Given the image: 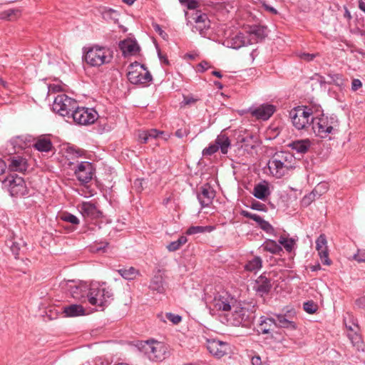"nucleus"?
I'll return each instance as SVG.
<instances>
[{
  "mask_svg": "<svg viewBox=\"0 0 365 365\" xmlns=\"http://www.w3.org/2000/svg\"><path fill=\"white\" fill-rule=\"evenodd\" d=\"M61 218L62 220L69 222L74 225H77L79 224V220L78 219V217L68 212L63 213Z\"/></svg>",
  "mask_w": 365,
  "mask_h": 365,
  "instance_id": "nucleus-45",
  "label": "nucleus"
},
{
  "mask_svg": "<svg viewBox=\"0 0 365 365\" xmlns=\"http://www.w3.org/2000/svg\"><path fill=\"white\" fill-rule=\"evenodd\" d=\"M315 54H313V53H299V57L302 59V60H304V61H311L314 59V58L315 57Z\"/></svg>",
  "mask_w": 365,
  "mask_h": 365,
  "instance_id": "nucleus-54",
  "label": "nucleus"
},
{
  "mask_svg": "<svg viewBox=\"0 0 365 365\" xmlns=\"http://www.w3.org/2000/svg\"><path fill=\"white\" fill-rule=\"evenodd\" d=\"M252 364L253 365H262V360L259 356H255L252 358Z\"/></svg>",
  "mask_w": 365,
  "mask_h": 365,
  "instance_id": "nucleus-62",
  "label": "nucleus"
},
{
  "mask_svg": "<svg viewBox=\"0 0 365 365\" xmlns=\"http://www.w3.org/2000/svg\"><path fill=\"white\" fill-rule=\"evenodd\" d=\"M276 322V327H280L284 328H288L290 327H294L293 322L285 318L284 316L278 315L277 319H274Z\"/></svg>",
  "mask_w": 365,
  "mask_h": 365,
  "instance_id": "nucleus-41",
  "label": "nucleus"
},
{
  "mask_svg": "<svg viewBox=\"0 0 365 365\" xmlns=\"http://www.w3.org/2000/svg\"><path fill=\"white\" fill-rule=\"evenodd\" d=\"M354 259L358 262H365V251L359 250L358 252L354 255Z\"/></svg>",
  "mask_w": 365,
  "mask_h": 365,
  "instance_id": "nucleus-53",
  "label": "nucleus"
},
{
  "mask_svg": "<svg viewBox=\"0 0 365 365\" xmlns=\"http://www.w3.org/2000/svg\"><path fill=\"white\" fill-rule=\"evenodd\" d=\"M84 58L88 64L92 66H100L111 61L113 51L107 47L94 46L88 50Z\"/></svg>",
  "mask_w": 365,
  "mask_h": 365,
  "instance_id": "nucleus-4",
  "label": "nucleus"
},
{
  "mask_svg": "<svg viewBox=\"0 0 365 365\" xmlns=\"http://www.w3.org/2000/svg\"><path fill=\"white\" fill-rule=\"evenodd\" d=\"M327 241L324 235H320L316 240V249L318 251L322 262L326 265H330L331 262L329 259L327 250Z\"/></svg>",
  "mask_w": 365,
  "mask_h": 365,
  "instance_id": "nucleus-21",
  "label": "nucleus"
},
{
  "mask_svg": "<svg viewBox=\"0 0 365 365\" xmlns=\"http://www.w3.org/2000/svg\"><path fill=\"white\" fill-rule=\"evenodd\" d=\"M195 25L192 28L193 31H198L202 36H205L207 31L210 29V21L207 14L197 11L193 17Z\"/></svg>",
  "mask_w": 365,
  "mask_h": 365,
  "instance_id": "nucleus-19",
  "label": "nucleus"
},
{
  "mask_svg": "<svg viewBox=\"0 0 365 365\" xmlns=\"http://www.w3.org/2000/svg\"><path fill=\"white\" fill-rule=\"evenodd\" d=\"M8 182L9 191L11 196H24L28 193L24 180L17 175H11L5 180Z\"/></svg>",
  "mask_w": 365,
  "mask_h": 365,
  "instance_id": "nucleus-11",
  "label": "nucleus"
},
{
  "mask_svg": "<svg viewBox=\"0 0 365 365\" xmlns=\"http://www.w3.org/2000/svg\"><path fill=\"white\" fill-rule=\"evenodd\" d=\"M279 243L282 245L287 252H291L293 249L294 241L292 239L281 236L279 240Z\"/></svg>",
  "mask_w": 365,
  "mask_h": 365,
  "instance_id": "nucleus-43",
  "label": "nucleus"
},
{
  "mask_svg": "<svg viewBox=\"0 0 365 365\" xmlns=\"http://www.w3.org/2000/svg\"><path fill=\"white\" fill-rule=\"evenodd\" d=\"M265 9L269 12H271L272 14H277V11L274 8V7H272L270 6H268L267 4H264V5Z\"/></svg>",
  "mask_w": 365,
  "mask_h": 365,
  "instance_id": "nucleus-64",
  "label": "nucleus"
},
{
  "mask_svg": "<svg viewBox=\"0 0 365 365\" xmlns=\"http://www.w3.org/2000/svg\"><path fill=\"white\" fill-rule=\"evenodd\" d=\"M166 318L172 322L174 324H178L182 319L179 315L173 314L172 313H167L165 314Z\"/></svg>",
  "mask_w": 365,
  "mask_h": 365,
  "instance_id": "nucleus-52",
  "label": "nucleus"
},
{
  "mask_svg": "<svg viewBox=\"0 0 365 365\" xmlns=\"http://www.w3.org/2000/svg\"><path fill=\"white\" fill-rule=\"evenodd\" d=\"M274 327H276V322L274 319L261 318V321L259 324V329L262 334L269 333L271 331L274 330Z\"/></svg>",
  "mask_w": 365,
  "mask_h": 365,
  "instance_id": "nucleus-33",
  "label": "nucleus"
},
{
  "mask_svg": "<svg viewBox=\"0 0 365 365\" xmlns=\"http://www.w3.org/2000/svg\"><path fill=\"white\" fill-rule=\"evenodd\" d=\"M267 165L270 173L277 178H281L289 172V170L278 160H275L273 156L269 160Z\"/></svg>",
  "mask_w": 365,
  "mask_h": 365,
  "instance_id": "nucleus-23",
  "label": "nucleus"
},
{
  "mask_svg": "<svg viewBox=\"0 0 365 365\" xmlns=\"http://www.w3.org/2000/svg\"><path fill=\"white\" fill-rule=\"evenodd\" d=\"M212 227L209 226H192L187 230L186 233L187 235H194L197 233H202L205 232H210L212 230Z\"/></svg>",
  "mask_w": 365,
  "mask_h": 365,
  "instance_id": "nucleus-42",
  "label": "nucleus"
},
{
  "mask_svg": "<svg viewBox=\"0 0 365 365\" xmlns=\"http://www.w3.org/2000/svg\"><path fill=\"white\" fill-rule=\"evenodd\" d=\"M262 264V259L259 257H255L245 264V269L247 272L256 273L261 269Z\"/></svg>",
  "mask_w": 365,
  "mask_h": 365,
  "instance_id": "nucleus-35",
  "label": "nucleus"
},
{
  "mask_svg": "<svg viewBox=\"0 0 365 365\" xmlns=\"http://www.w3.org/2000/svg\"><path fill=\"white\" fill-rule=\"evenodd\" d=\"M8 169L11 172L24 173L28 169L27 160L20 155H11L8 160Z\"/></svg>",
  "mask_w": 365,
  "mask_h": 365,
  "instance_id": "nucleus-18",
  "label": "nucleus"
},
{
  "mask_svg": "<svg viewBox=\"0 0 365 365\" xmlns=\"http://www.w3.org/2000/svg\"><path fill=\"white\" fill-rule=\"evenodd\" d=\"M317 195L314 194L313 191L310 192L309 195L304 196L302 199V204L307 206L309 205L312 201L315 200L317 198Z\"/></svg>",
  "mask_w": 365,
  "mask_h": 365,
  "instance_id": "nucleus-50",
  "label": "nucleus"
},
{
  "mask_svg": "<svg viewBox=\"0 0 365 365\" xmlns=\"http://www.w3.org/2000/svg\"><path fill=\"white\" fill-rule=\"evenodd\" d=\"M71 118L79 125H89L97 120L98 113L92 108L78 107L77 105V108L72 113Z\"/></svg>",
  "mask_w": 365,
  "mask_h": 365,
  "instance_id": "nucleus-9",
  "label": "nucleus"
},
{
  "mask_svg": "<svg viewBox=\"0 0 365 365\" xmlns=\"http://www.w3.org/2000/svg\"><path fill=\"white\" fill-rule=\"evenodd\" d=\"M77 179L83 183L88 182L93 178V165L87 161L79 163L74 170Z\"/></svg>",
  "mask_w": 365,
  "mask_h": 365,
  "instance_id": "nucleus-15",
  "label": "nucleus"
},
{
  "mask_svg": "<svg viewBox=\"0 0 365 365\" xmlns=\"http://www.w3.org/2000/svg\"><path fill=\"white\" fill-rule=\"evenodd\" d=\"M207 348L212 355L219 359L227 354L230 349L229 344L215 339L207 340Z\"/></svg>",
  "mask_w": 365,
  "mask_h": 365,
  "instance_id": "nucleus-14",
  "label": "nucleus"
},
{
  "mask_svg": "<svg viewBox=\"0 0 365 365\" xmlns=\"http://www.w3.org/2000/svg\"><path fill=\"white\" fill-rule=\"evenodd\" d=\"M77 101L68 97L64 93L58 94L54 99L53 103V110L61 116L71 118V115L76 108H77Z\"/></svg>",
  "mask_w": 365,
  "mask_h": 365,
  "instance_id": "nucleus-7",
  "label": "nucleus"
},
{
  "mask_svg": "<svg viewBox=\"0 0 365 365\" xmlns=\"http://www.w3.org/2000/svg\"><path fill=\"white\" fill-rule=\"evenodd\" d=\"M19 12L18 10L14 9H9L7 11H3L0 14V19L5 20H13V16H16V14Z\"/></svg>",
  "mask_w": 365,
  "mask_h": 365,
  "instance_id": "nucleus-46",
  "label": "nucleus"
},
{
  "mask_svg": "<svg viewBox=\"0 0 365 365\" xmlns=\"http://www.w3.org/2000/svg\"><path fill=\"white\" fill-rule=\"evenodd\" d=\"M275 106L271 104H262L259 106L251 109V115L257 119L262 120H268L275 112Z\"/></svg>",
  "mask_w": 365,
  "mask_h": 365,
  "instance_id": "nucleus-20",
  "label": "nucleus"
},
{
  "mask_svg": "<svg viewBox=\"0 0 365 365\" xmlns=\"http://www.w3.org/2000/svg\"><path fill=\"white\" fill-rule=\"evenodd\" d=\"M150 288L153 290L157 291L158 293H163L165 291L164 279L160 272L153 277L150 282Z\"/></svg>",
  "mask_w": 365,
  "mask_h": 365,
  "instance_id": "nucleus-32",
  "label": "nucleus"
},
{
  "mask_svg": "<svg viewBox=\"0 0 365 365\" xmlns=\"http://www.w3.org/2000/svg\"><path fill=\"white\" fill-rule=\"evenodd\" d=\"M329 80L327 81V83L334 84L337 86H344V78L341 75L338 73H329L328 74Z\"/></svg>",
  "mask_w": 365,
  "mask_h": 365,
  "instance_id": "nucleus-40",
  "label": "nucleus"
},
{
  "mask_svg": "<svg viewBox=\"0 0 365 365\" xmlns=\"http://www.w3.org/2000/svg\"><path fill=\"white\" fill-rule=\"evenodd\" d=\"M358 306L365 307V297H361L356 301Z\"/></svg>",
  "mask_w": 365,
  "mask_h": 365,
  "instance_id": "nucleus-63",
  "label": "nucleus"
},
{
  "mask_svg": "<svg viewBox=\"0 0 365 365\" xmlns=\"http://www.w3.org/2000/svg\"><path fill=\"white\" fill-rule=\"evenodd\" d=\"M71 297L81 302L88 301L90 284L86 282H71L67 284Z\"/></svg>",
  "mask_w": 365,
  "mask_h": 365,
  "instance_id": "nucleus-13",
  "label": "nucleus"
},
{
  "mask_svg": "<svg viewBox=\"0 0 365 365\" xmlns=\"http://www.w3.org/2000/svg\"><path fill=\"white\" fill-rule=\"evenodd\" d=\"M163 133V132L158 131L156 129L139 131L138 135V141L141 143H147L150 140L155 139Z\"/></svg>",
  "mask_w": 365,
  "mask_h": 365,
  "instance_id": "nucleus-28",
  "label": "nucleus"
},
{
  "mask_svg": "<svg viewBox=\"0 0 365 365\" xmlns=\"http://www.w3.org/2000/svg\"><path fill=\"white\" fill-rule=\"evenodd\" d=\"M138 348L151 361H162L165 358L167 348L162 342L154 340L142 341L139 344Z\"/></svg>",
  "mask_w": 365,
  "mask_h": 365,
  "instance_id": "nucleus-5",
  "label": "nucleus"
},
{
  "mask_svg": "<svg viewBox=\"0 0 365 365\" xmlns=\"http://www.w3.org/2000/svg\"><path fill=\"white\" fill-rule=\"evenodd\" d=\"M85 310L81 305L71 304L63 308V313L66 317H74L83 315Z\"/></svg>",
  "mask_w": 365,
  "mask_h": 365,
  "instance_id": "nucleus-30",
  "label": "nucleus"
},
{
  "mask_svg": "<svg viewBox=\"0 0 365 365\" xmlns=\"http://www.w3.org/2000/svg\"><path fill=\"white\" fill-rule=\"evenodd\" d=\"M303 307L306 312L313 314L317 311V305L312 301H308L304 303Z\"/></svg>",
  "mask_w": 365,
  "mask_h": 365,
  "instance_id": "nucleus-47",
  "label": "nucleus"
},
{
  "mask_svg": "<svg viewBox=\"0 0 365 365\" xmlns=\"http://www.w3.org/2000/svg\"><path fill=\"white\" fill-rule=\"evenodd\" d=\"M328 190V184L322 182L319 183L312 190L317 197L324 194Z\"/></svg>",
  "mask_w": 365,
  "mask_h": 365,
  "instance_id": "nucleus-44",
  "label": "nucleus"
},
{
  "mask_svg": "<svg viewBox=\"0 0 365 365\" xmlns=\"http://www.w3.org/2000/svg\"><path fill=\"white\" fill-rule=\"evenodd\" d=\"M78 209L85 218L93 220L103 216L102 212L91 202H83L78 205Z\"/></svg>",
  "mask_w": 365,
  "mask_h": 365,
  "instance_id": "nucleus-16",
  "label": "nucleus"
},
{
  "mask_svg": "<svg viewBox=\"0 0 365 365\" xmlns=\"http://www.w3.org/2000/svg\"><path fill=\"white\" fill-rule=\"evenodd\" d=\"M230 145L231 143L228 136L221 133L217 135L214 143L210 144L208 147L202 150V155L204 156H210L218 151L219 149L222 154L225 155L228 153Z\"/></svg>",
  "mask_w": 365,
  "mask_h": 365,
  "instance_id": "nucleus-10",
  "label": "nucleus"
},
{
  "mask_svg": "<svg viewBox=\"0 0 365 365\" xmlns=\"http://www.w3.org/2000/svg\"><path fill=\"white\" fill-rule=\"evenodd\" d=\"M34 148L41 152H48L51 150L52 148V143L51 140L46 137H41L34 145Z\"/></svg>",
  "mask_w": 365,
  "mask_h": 365,
  "instance_id": "nucleus-34",
  "label": "nucleus"
},
{
  "mask_svg": "<svg viewBox=\"0 0 365 365\" xmlns=\"http://www.w3.org/2000/svg\"><path fill=\"white\" fill-rule=\"evenodd\" d=\"M318 111L317 106H298L292 109L289 115L293 125L298 130L312 128L314 118Z\"/></svg>",
  "mask_w": 365,
  "mask_h": 365,
  "instance_id": "nucleus-1",
  "label": "nucleus"
},
{
  "mask_svg": "<svg viewBox=\"0 0 365 365\" xmlns=\"http://www.w3.org/2000/svg\"><path fill=\"white\" fill-rule=\"evenodd\" d=\"M228 46L237 49L242 46H245L250 44V40H248L246 32H240L233 36L230 40L227 41Z\"/></svg>",
  "mask_w": 365,
  "mask_h": 365,
  "instance_id": "nucleus-27",
  "label": "nucleus"
},
{
  "mask_svg": "<svg viewBox=\"0 0 365 365\" xmlns=\"http://www.w3.org/2000/svg\"><path fill=\"white\" fill-rule=\"evenodd\" d=\"M189 133V131L187 129L180 128L176 130L175 135L179 138H182L185 136H187Z\"/></svg>",
  "mask_w": 365,
  "mask_h": 365,
  "instance_id": "nucleus-56",
  "label": "nucleus"
},
{
  "mask_svg": "<svg viewBox=\"0 0 365 365\" xmlns=\"http://www.w3.org/2000/svg\"><path fill=\"white\" fill-rule=\"evenodd\" d=\"M346 327L349 329V332L347 334V336L351 341L354 347L356 348V350H362L364 347V342L361 339V336L358 334L357 331L359 329L358 325L353 323V327L347 326Z\"/></svg>",
  "mask_w": 365,
  "mask_h": 365,
  "instance_id": "nucleus-24",
  "label": "nucleus"
},
{
  "mask_svg": "<svg viewBox=\"0 0 365 365\" xmlns=\"http://www.w3.org/2000/svg\"><path fill=\"white\" fill-rule=\"evenodd\" d=\"M134 186L138 192H140L143 189L142 180L140 179L135 180L134 182Z\"/></svg>",
  "mask_w": 365,
  "mask_h": 365,
  "instance_id": "nucleus-61",
  "label": "nucleus"
},
{
  "mask_svg": "<svg viewBox=\"0 0 365 365\" xmlns=\"http://www.w3.org/2000/svg\"><path fill=\"white\" fill-rule=\"evenodd\" d=\"M263 250L272 254H279L282 252V247L274 240H267L262 245Z\"/></svg>",
  "mask_w": 365,
  "mask_h": 365,
  "instance_id": "nucleus-36",
  "label": "nucleus"
},
{
  "mask_svg": "<svg viewBox=\"0 0 365 365\" xmlns=\"http://www.w3.org/2000/svg\"><path fill=\"white\" fill-rule=\"evenodd\" d=\"M311 142L309 139L295 140L289 144V146L298 153H305L310 148Z\"/></svg>",
  "mask_w": 365,
  "mask_h": 365,
  "instance_id": "nucleus-29",
  "label": "nucleus"
},
{
  "mask_svg": "<svg viewBox=\"0 0 365 365\" xmlns=\"http://www.w3.org/2000/svg\"><path fill=\"white\" fill-rule=\"evenodd\" d=\"M252 194L255 197L263 200L269 195L270 192L267 184L259 183L255 186Z\"/></svg>",
  "mask_w": 365,
  "mask_h": 365,
  "instance_id": "nucleus-31",
  "label": "nucleus"
},
{
  "mask_svg": "<svg viewBox=\"0 0 365 365\" xmlns=\"http://www.w3.org/2000/svg\"><path fill=\"white\" fill-rule=\"evenodd\" d=\"M83 153V150L75 148H69L68 149V154L71 155V158L81 157Z\"/></svg>",
  "mask_w": 365,
  "mask_h": 365,
  "instance_id": "nucleus-49",
  "label": "nucleus"
},
{
  "mask_svg": "<svg viewBox=\"0 0 365 365\" xmlns=\"http://www.w3.org/2000/svg\"><path fill=\"white\" fill-rule=\"evenodd\" d=\"M197 101V99L193 98L192 96H185L183 103L185 105H192L195 103Z\"/></svg>",
  "mask_w": 365,
  "mask_h": 365,
  "instance_id": "nucleus-57",
  "label": "nucleus"
},
{
  "mask_svg": "<svg viewBox=\"0 0 365 365\" xmlns=\"http://www.w3.org/2000/svg\"><path fill=\"white\" fill-rule=\"evenodd\" d=\"M119 274L125 279H134L138 274V272L133 267L128 269H120L118 270Z\"/></svg>",
  "mask_w": 365,
  "mask_h": 365,
  "instance_id": "nucleus-38",
  "label": "nucleus"
},
{
  "mask_svg": "<svg viewBox=\"0 0 365 365\" xmlns=\"http://www.w3.org/2000/svg\"><path fill=\"white\" fill-rule=\"evenodd\" d=\"M113 292L112 289L106 287V284L92 283L90 284V290L88 302L92 305L98 307L105 306L109 299H113Z\"/></svg>",
  "mask_w": 365,
  "mask_h": 365,
  "instance_id": "nucleus-3",
  "label": "nucleus"
},
{
  "mask_svg": "<svg viewBox=\"0 0 365 365\" xmlns=\"http://www.w3.org/2000/svg\"><path fill=\"white\" fill-rule=\"evenodd\" d=\"M127 77L133 84L146 85L153 79L150 73L145 66L138 62H135L129 66Z\"/></svg>",
  "mask_w": 365,
  "mask_h": 365,
  "instance_id": "nucleus-8",
  "label": "nucleus"
},
{
  "mask_svg": "<svg viewBox=\"0 0 365 365\" xmlns=\"http://www.w3.org/2000/svg\"><path fill=\"white\" fill-rule=\"evenodd\" d=\"M272 287L270 280L266 277L261 275L255 282L254 289L260 295L267 294Z\"/></svg>",
  "mask_w": 365,
  "mask_h": 365,
  "instance_id": "nucleus-26",
  "label": "nucleus"
},
{
  "mask_svg": "<svg viewBox=\"0 0 365 365\" xmlns=\"http://www.w3.org/2000/svg\"><path fill=\"white\" fill-rule=\"evenodd\" d=\"M242 215L244 217H247V218L253 220L254 221L257 222L259 225L262 222V220H263L259 215H258L257 214L251 213V212H250L248 211L243 210L242 212Z\"/></svg>",
  "mask_w": 365,
  "mask_h": 365,
  "instance_id": "nucleus-48",
  "label": "nucleus"
},
{
  "mask_svg": "<svg viewBox=\"0 0 365 365\" xmlns=\"http://www.w3.org/2000/svg\"><path fill=\"white\" fill-rule=\"evenodd\" d=\"M208 68V63L205 61H202L197 66V70L200 72H204L206 71Z\"/></svg>",
  "mask_w": 365,
  "mask_h": 365,
  "instance_id": "nucleus-60",
  "label": "nucleus"
},
{
  "mask_svg": "<svg viewBox=\"0 0 365 365\" xmlns=\"http://www.w3.org/2000/svg\"><path fill=\"white\" fill-rule=\"evenodd\" d=\"M318 107V111L316 118L312 121V130L321 138H326L329 133L338 127V120L336 117H328L320 114V107Z\"/></svg>",
  "mask_w": 365,
  "mask_h": 365,
  "instance_id": "nucleus-2",
  "label": "nucleus"
},
{
  "mask_svg": "<svg viewBox=\"0 0 365 365\" xmlns=\"http://www.w3.org/2000/svg\"><path fill=\"white\" fill-rule=\"evenodd\" d=\"M250 44L257 43L266 36V29L263 26H255L246 31Z\"/></svg>",
  "mask_w": 365,
  "mask_h": 365,
  "instance_id": "nucleus-22",
  "label": "nucleus"
},
{
  "mask_svg": "<svg viewBox=\"0 0 365 365\" xmlns=\"http://www.w3.org/2000/svg\"><path fill=\"white\" fill-rule=\"evenodd\" d=\"M362 83L359 79L354 78L351 82V90L356 91L359 88H361Z\"/></svg>",
  "mask_w": 365,
  "mask_h": 365,
  "instance_id": "nucleus-55",
  "label": "nucleus"
},
{
  "mask_svg": "<svg viewBox=\"0 0 365 365\" xmlns=\"http://www.w3.org/2000/svg\"><path fill=\"white\" fill-rule=\"evenodd\" d=\"M250 321L249 310L236 302L230 313L225 314L222 322L233 326L245 325Z\"/></svg>",
  "mask_w": 365,
  "mask_h": 365,
  "instance_id": "nucleus-6",
  "label": "nucleus"
},
{
  "mask_svg": "<svg viewBox=\"0 0 365 365\" xmlns=\"http://www.w3.org/2000/svg\"><path fill=\"white\" fill-rule=\"evenodd\" d=\"M259 225L267 233H272L274 231L273 227L268 222L264 220H262Z\"/></svg>",
  "mask_w": 365,
  "mask_h": 365,
  "instance_id": "nucleus-51",
  "label": "nucleus"
},
{
  "mask_svg": "<svg viewBox=\"0 0 365 365\" xmlns=\"http://www.w3.org/2000/svg\"><path fill=\"white\" fill-rule=\"evenodd\" d=\"M265 205L259 202L252 203V208L257 210H264Z\"/></svg>",
  "mask_w": 365,
  "mask_h": 365,
  "instance_id": "nucleus-59",
  "label": "nucleus"
},
{
  "mask_svg": "<svg viewBox=\"0 0 365 365\" xmlns=\"http://www.w3.org/2000/svg\"><path fill=\"white\" fill-rule=\"evenodd\" d=\"M186 3L187 6L189 9H195L199 5V3L195 0H188V1H187Z\"/></svg>",
  "mask_w": 365,
  "mask_h": 365,
  "instance_id": "nucleus-58",
  "label": "nucleus"
},
{
  "mask_svg": "<svg viewBox=\"0 0 365 365\" xmlns=\"http://www.w3.org/2000/svg\"><path fill=\"white\" fill-rule=\"evenodd\" d=\"M215 197V191L208 183H206L199 188L197 199L202 207H207Z\"/></svg>",
  "mask_w": 365,
  "mask_h": 365,
  "instance_id": "nucleus-17",
  "label": "nucleus"
},
{
  "mask_svg": "<svg viewBox=\"0 0 365 365\" xmlns=\"http://www.w3.org/2000/svg\"><path fill=\"white\" fill-rule=\"evenodd\" d=\"M237 300L227 292H222L216 295L213 299V307L216 310L225 314L230 313Z\"/></svg>",
  "mask_w": 365,
  "mask_h": 365,
  "instance_id": "nucleus-12",
  "label": "nucleus"
},
{
  "mask_svg": "<svg viewBox=\"0 0 365 365\" xmlns=\"http://www.w3.org/2000/svg\"><path fill=\"white\" fill-rule=\"evenodd\" d=\"M273 157L282 163L289 171L294 168L295 158L289 153L280 151L276 153Z\"/></svg>",
  "mask_w": 365,
  "mask_h": 365,
  "instance_id": "nucleus-25",
  "label": "nucleus"
},
{
  "mask_svg": "<svg viewBox=\"0 0 365 365\" xmlns=\"http://www.w3.org/2000/svg\"><path fill=\"white\" fill-rule=\"evenodd\" d=\"M121 49L125 54H134L138 51L139 47L135 41H124L121 43Z\"/></svg>",
  "mask_w": 365,
  "mask_h": 365,
  "instance_id": "nucleus-37",
  "label": "nucleus"
},
{
  "mask_svg": "<svg viewBox=\"0 0 365 365\" xmlns=\"http://www.w3.org/2000/svg\"><path fill=\"white\" fill-rule=\"evenodd\" d=\"M187 237L185 236H181L178 238V240L171 242L167 245V249L170 252H175L179 250L183 245L187 242Z\"/></svg>",
  "mask_w": 365,
  "mask_h": 365,
  "instance_id": "nucleus-39",
  "label": "nucleus"
}]
</instances>
